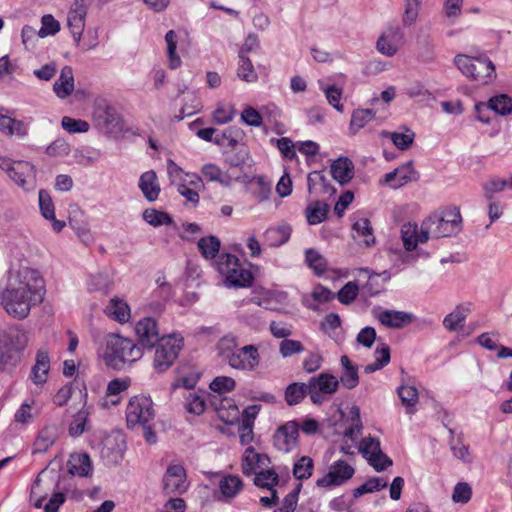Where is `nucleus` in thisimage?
Returning <instances> with one entry per match:
<instances>
[{
  "label": "nucleus",
  "instance_id": "8fccbe9b",
  "mask_svg": "<svg viewBox=\"0 0 512 512\" xmlns=\"http://www.w3.org/2000/svg\"><path fill=\"white\" fill-rule=\"evenodd\" d=\"M319 84L320 89L325 94L328 103L338 112H343L344 106L340 102L342 98V89L335 85L325 86L322 82Z\"/></svg>",
  "mask_w": 512,
  "mask_h": 512
},
{
  "label": "nucleus",
  "instance_id": "ddd939ff",
  "mask_svg": "<svg viewBox=\"0 0 512 512\" xmlns=\"http://www.w3.org/2000/svg\"><path fill=\"white\" fill-rule=\"evenodd\" d=\"M163 491L166 495L183 494L188 489L186 472L181 465H170L163 476Z\"/></svg>",
  "mask_w": 512,
  "mask_h": 512
},
{
  "label": "nucleus",
  "instance_id": "a211bd4d",
  "mask_svg": "<svg viewBox=\"0 0 512 512\" xmlns=\"http://www.w3.org/2000/svg\"><path fill=\"white\" fill-rule=\"evenodd\" d=\"M10 178L21 188L31 190L35 187V167L27 161H17Z\"/></svg>",
  "mask_w": 512,
  "mask_h": 512
},
{
  "label": "nucleus",
  "instance_id": "4d7b16f0",
  "mask_svg": "<svg viewBox=\"0 0 512 512\" xmlns=\"http://www.w3.org/2000/svg\"><path fill=\"white\" fill-rule=\"evenodd\" d=\"M401 235L404 247L407 251H413L417 247V224L408 223L403 225Z\"/></svg>",
  "mask_w": 512,
  "mask_h": 512
},
{
  "label": "nucleus",
  "instance_id": "f257e3e1",
  "mask_svg": "<svg viewBox=\"0 0 512 512\" xmlns=\"http://www.w3.org/2000/svg\"><path fill=\"white\" fill-rule=\"evenodd\" d=\"M45 293V281L39 271L23 267L11 275L7 287L0 293V305L9 316L22 320L43 302Z\"/></svg>",
  "mask_w": 512,
  "mask_h": 512
},
{
  "label": "nucleus",
  "instance_id": "72a5a7b5",
  "mask_svg": "<svg viewBox=\"0 0 512 512\" xmlns=\"http://www.w3.org/2000/svg\"><path fill=\"white\" fill-rule=\"evenodd\" d=\"M290 235L291 229L288 226L269 228L264 233L265 241L271 247L283 245L289 240Z\"/></svg>",
  "mask_w": 512,
  "mask_h": 512
},
{
  "label": "nucleus",
  "instance_id": "0eeeda50",
  "mask_svg": "<svg viewBox=\"0 0 512 512\" xmlns=\"http://www.w3.org/2000/svg\"><path fill=\"white\" fill-rule=\"evenodd\" d=\"M155 410L150 397L144 395L133 396L126 407V422L128 428L147 425L153 421Z\"/></svg>",
  "mask_w": 512,
  "mask_h": 512
},
{
  "label": "nucleus",
  "instance_id": "423d86ee",
  "mask_svg": "<svg viewBox=\"0 0 512 512\" xmlns=\"http://www.w3.org/2000/svg\"><path fill=\"white\" fill-rule=\"evenodd\" d=\"M184 347V338L180 334L163 335L162 339L153 347V369L157 373L167 371L176 361Z\"/></svg>",
  "mask_w": 512,
  "mask_h": 512
},
{
  "label": "nucleus",
  "instance_id": "c85d7f7f",
  "mask_svg": "<svg viewBox=\"0 0 512 512\" xmlns=\"http://www.w3.org/2000/svg\"><path fill=\"white\" fill-rule=\"evenodd\" d=\"M343 372L340 376L339 384L341 383L347 389L355 388L359 383L358 366L353 364L347 355L340 358Z\"/></svg>",
  "mask_w": 512,
  "mask_h": 512
},
{
  "label": "nucleus",
  "instance_id": "a18cd8bd",
  "mask_svg": "<svg viewBox=\"0 0 512 512\" xmlns=\"http://www.w3.org/2000/svg\"><path fill=\"white\" fill-rule=\"evenodd\" d=\"M198 248L206 259H213L219 252L220 240L216 236L203 237L198 241Z\"/></svg>",
  "mask_w": 512,
  "mask_h": 512
},
{
  "label": "nucleus",
  "instance_id": "7ed1b4c3",
  "mask_svg": "<svg viewBox=\"0 0 512 512\" xmlns=\"http://www.w3.org/2000/svg\"><path fill=\"white\" fill-rule=\"evenodd\" d=\"M454 64L464 76L480 84H489L496 78L495 65L485 55L457 54Z\"/></svg>",
  "mask_w": 512,
  "mask_h": 512
},
{
  "label": "nucleus",
  "instance_id": "13d9d810",
  "mask_svg": "<svg viewBox=\"0 0 512 512\" xmlns=\"http://www.w3.org/2000/svg\"><path fill=\"white\" fill-rule=\"evenodd\" d=\"M359 287L356 282L350 281L346 283L337 293V298L340 303L349 305L358 296Z\"/></svg>",
  "mask_w": 512,
  "mask_h": 512
},
{
  "label": "nucleus",
  "instance_id": "37998d69",
  "mask_svg": "<svg viewBox=\"0 0 512 512\" xmlns=\"http://www.w3.org/2000/svg\"><path fill=\"white\" fill-rule=\"evenodd\" d=\"M487 104L490 110L501 116H506L512 113V98L506 94L492 97Z\"/></svg>",
  "mask_w": 512,
  "mask_h": 512
},
{
  "label": "nucleus",
  "instance_id": "5fc2aeb1",
  "mask_svg": "<svg viewBox=\"0 0 512 512\" xmlns=\"http://www.w3.org/2000/svg\"><path fill=\"white\" fill-rule=\"evenodd\" d=\"M350 422V426L344 432V437L350 438L354 441L362 430L360 408L358 406H352L350 410Z\"/></svg>",
  "mask_w": 512,
  "mask_h": 512
},
{
  "label": "nucleus",
  "instance_id": "5701e85b",
  "mask_svg": "<svg viewBox=\"0 0 512 512\" xmlns=\"http://www.w3.org/2000/svg\"><path fill=\"white\" fill-rule=\"evenodd\" d=\"M74 90L73 70L70 66H64L61 69L59 78L53 85V91L60 99H65L72 94Z\"/></svg>",
  "mask_w": 512,
  "mask_h": 512
},
{
  "label": "nucleus",
  "instance_id": "f704fd0d",
  "mask_svg": "<svg viewBox=\"0 0 512 512\" xmlns=\"http://www.w3.org/2000/svg\"><path fill=\"white\" fill-rule=\"evenodd\" d=\"M329 206L325 202L315 201L306 208V217L310 225H317L327 218Z\"/></svg>",
  "mask_w": 512,
  "mask_h": 512
},
{
  "label": "nucleus",
  "instance_id": "bb28decb",
  "mask_svg": "<svg viewBox=\"0 0 512 512\" xmlns=\"http://www.w3.org/2000/svg\"><path fill=\"white\" fill-rule=\"evenodd\" d=\"M308 191L310 194H329L333 195L335 189L330 185L323 171H313L307 177Z\"/></svg>",
  "mask_w": 512,
  "mask_h": 512
},
{
  "label": "nucleus",
  "instance_id": "cd10ccee",
  "mask_svg": "<svg viewBox=\"0 0 512 512\" xmlns=\"http://www.w3.org/2000/svg\"><path fill=\"white\" fill-rule=\"evenodd\" d=\"M120 438L121 443L116 438H107L104 441L101 456L108 464H117L123 459L124 440L121 436Z\"/></svg>",
  "mask_w": 512,
  "mask_h": 512
},
{
  "label": "nucleus",
  "instance_id": "9b49d317",
  "mask_svg": "<svg viewBox=\"0 0 512 512\" xmlns=\"http://www.w3.org/2000/svg\"><path fill=\"white\" fill-rule=\"evenodd\" d=\"M0 338L5 346L6 353L12 354L14 358L13 364L16 366L20 361L21 352L27 345V333L18 326H15L6 331H0Z\"/></svg>",
  "mask_w": 512,
  "mask_h": 512
},
{
  "label": "nucleus",
  "instance_id": "052dcab7",
  "mask_svg": "<svg viewBox=\"0 0 512 512\" xmlns=\"http://www.w3.org/2000/svg\"><path fill=\"white\" fill-rule=\"evenodd\" d=\"M38 198L39 208L42 216L45 219L54 218L55 210L50 194L46 190L41 189L39 191Z\"/></svg>",
  "mask_w": 512,
  "mask_h": 512
},
{
  "label": "nucleus",
  "instance_id": "b1692460",
  "mask_svg": "<svg viewBox=\"0 0 512 512\" xmlns=\"http://www.w3.org/2000/svg\"><path fill=\"white\" fill-rule=\"evenodd\" d=\"M50 370V358L45 350H39L36 354L35 364L32 367L31 379L36 385L44 384Z\"/></svg>",
  "mask_w": 512,
  "mask_h": 512
},
{
  "label": "nucleus",
  "instance_id": "3c124183",
  "mask_svg": "<svg viewBox=\"0 0 512 512\" xmlns=\"http://www.w3.org/2000/svg\"><path fill=\"white\" fill-rule=\"evenodd\" d=\"M382 354V358H375V361L364 367L366 374L373 373L377 370L382 369L390 362V347L387 344H381L375 350V355Z\"/></svg>",
  "mask_w": 512,
  "mask_h": 512
},
{
  "label": "nucleus",
  "instance_id": "e2e57ef3",
  "mask_svg": "<svg viewBox=\"0 0 512 512\" xmlns=\"http://www.w3.org/2000/svg\"><path fill=\"white\" fill-rule=\"evenodd\" d=\"M304 351L303 344L298 340L284 339L279 344V352L282 357L287 358Z\"/></svg>",
  "mask_w": 512,
  "mask_h": 512
},
{
  "label": "nucleus",
  "instance_id": "58836bf2",
  "mask_svg": "<svg viewBox=\"0 0 512 512\" xmlns=\"http://www.w3.org/2000/svg\"><path fill=\"white\" fill-rule=\"evenodd\" d=\"M131 384L129 378H116L111 380L106 389V397H111V403L117 405L120 403L119 395L125 392Z\"/></svg>",
  "mask_w": 512,
  "mask_h": 512
},
{
  "label": "nucleus",
  "instance_id": "6e6d98bb",
  "mask_svg": "<svg viewBox=\"0 0 512 512\" xmlns=\"http://www.w3.org/2000/svg\"><path fill=\"white\" fill-rule=\"evenodd\" d=\"M88 415L89 412L85 409L78 411L69 425L70 436L78 437L85 431Z\"/></svg>",
  "mask_w": 512,
  "mask_h": 512
},
{
  "label": "nucleus",
  "instance_id": "49530a36",
  "mask_svg": "<svg viewBox=\"0 0 512 512\" xmlns=\"http://www.w3.org/2000/svg\"><path fill=\"white\" fill-rule=\"evenodd\" d=\"M143 219L154 227L173 224V219L168 213L156 209H146L143 212Z\"/></svg>",
  "mask_w": 512,
  "mask_h": 512
},
{
  "label": "nucleus",
  "instance_id": "69168bd1",
  "mask_svg": "<svg viewBox=\"0 0 512 512\" xmlns=\"http://www.w3.org/2000/svg\"><path fill=\"white\" fill-rule=\"evenodd\" d=\"M61 125L63 129L69 133H85L89 130L88 122L73 119L68 116L62 118Z\"/></svg>",
  "mask_w": 512,
  "mask_h": 512
},
{
  "label": "nucleus",
  "instance_id": "4be33fe9",
  "mask_svg": "<svg viewBox=\"0 0 512 512\" xmlns=\"http://www.w3.org/2000/svg\"><path fill=\"white\" fill-rule=\"evenodd\" d=\"M470 303L460 304L443 319V326L446 330L453 332L463 328L467 316L471 313Z\"/></svg>",
  "mask_w": 512,
  "mask_h": 512
},
{
  "label": "nucleus",
  "instance_id": "a19ab883",
  "mask_svg": "<svg viewBox=\"0 0 512 512\" xmlns=\"http://www.w3.org/2000/svg\"><path fill=\"white\" fill-rule=\"evenodd\" d=\"M165 42L167 44L168 65L171 69H176L181 65V59L176 54L178 35L174 30H169L166 33Z\"/></svg>",
  "mask_w": 512,
  "mask_h": 512
},
{
  "label": "nucleus",
  "instance_id": "de8ad7c7",
  "mask_svg": "<svg viewBox=\"0 0 512 512\" xmlns=\"http://www.w3.org/2000/svg\"><path fill=\"white\" fill-rule=\"evenodd\" d=\"M201 173L207 181L219 182L224 186L230 185V178L215 164H205L201 169Z\"/></svg>",
  "mask_w": 512,
  "mask_h": 512
},
{
  "label": "nucleus",
  "instance_id": "39448f33",
  "mask_svg": "<svg viewBox=\"0 0 512 512\" xmlns=\"http://www.w3.org/2000/svg\"><path fill=\"white\" fill-rule=\"evenodd\" d=\"M462 217L457 207H447L426 218L427 229L434 238L451 237L461 230Z\"/></svg>",
  "mask_w": 512,
  "mask_h": 512
},
{
  "label": "nucleus",
  "instance_id": "c756f323",
  "mask_svg": "<svg viewBox=\"0 0 512 512\" xmlns=\"http://www.w3.org/2000/svg\"><path fill=\"white\" fill-rule=\"evenodd\" d=\"M68 472L72 475L86 477L92 470L91 460L86 453L72 454L67 463Z\"/></svg>",
  "mask_w": 512,
  "mask_h": 512
},
{
  "label": "nucleus",
  "instance_id": "20e7f679",
  "mask_svg": "<svg viewBox=\"0 0 512 512\" xmlns=\"http://www.w3.org/2000/svg\"><path fill=\"white\" fill-rule=\"evenodd\" d=\"M216 269L224 276V284L229 288H246L253 283L252 272L244 268L235 255L221 254L216 261Z\"/></svg>",
  "mask_w": 512,
  "mask_h": 512
},
{
  "label": "nucleus",
  "instance_id": "a878e982",
  "mask_svg": "<svg viewBox=\"0 0 512 512\" xmlns=\"http://www.w3.org/2000/svg\"><path fill=\"white\" fill-rule=\"evenodd\" d=\"M138 186L149 202H154L158 198L160 186L153 170L146 171L140 176Z\"/></svg>",
  "mask_w": 512,
  "mask_h": 512
},
{
  "label": "nucleus",
  "instance_id": "ea45409f",
  "mask_svg": "<svg viewBox=\"0 0 512 512\" xmlns=\"http://www.w3.org/2000/svg\"><path fill=\"white\" fill-rule=\"evenodd\" d=\"M305 261L317 276H321L327 270V260L315 249H307Z\"/></svg>",
  "mask_w": 512,
  "mask_h": 512
},
{
  "label": "nucleus",
  "instance_id": "864d4df0",
  "mask_svg": "<svg viewBox=\"0 0 512 512\" xmlns=\"http://www.w3.org/2000/svg\"><path fill=\"white\" fill-rule=\"evenodd\" d=\"M279 482L278 474L272 470H262L256 473L254 478V484L260 488H266L269 490H273L274 486H276Z\"/></svg>",
  "mask_w": 512,
  "mask_h": 512
},
{
  "label": "nucleus",
  "instance_id": "c03bdc74",
  "mask_svg": "<svg viewBox=\"0 0 512 512\" xmlns=\"http://www.w3.org/2000/svg\"><path fill=\"white\" fill-rule=\"evenodd\" d=\"M237 75L246 82H255L258 78L251 60L243 52H239Z\"/></svg>",
  "mask_w": 512,
  "mask_h": 512
},
{
  "label": "nucleus",
  "instance_id": "e433bc0d",
  "mask_svg": "<svg viewBox=\"0 0 512 512\" xmlns=\"http://www.w3.org/2000/svg\"><path fill=\"white\" fill-rule=\"evenodd\" d=\"M397 173V183L392 185L394 189L400 188L409 182L417 181L419 173L413 167V161L410 160L395 169Z\"/></svg>",
  "mask_w": 512,
  "mask_h": 512
},
{
  "label": "nucleus",
  "instance_id": "2eb2a0df",
  "mask_svg": "<svg viewBox=\"0 0 512 512\" xmlns=\"http://www.w3.org/2000/svg\"><path fill=\"white\" fill-rule=\"evenodd\" d=\"M299 423L288 421L274 434V445L281 452H290L298 443Z\"/></svg>",
  "mask_w": 512,
  "mask_h": 512
},
{
  "label": "nucleus",
  "instance_id": "79ce46f5",
  "mask_svg": "<svg viewBox=\"0 0 512 512\" xmlns=\"http://www.w3.org/2000/svg\"><path fill=\"white\" fill-rule=\"evenodd\" d=\"M237 347L238 339L231 334L223 336L217 343L218 354L227 363L229 362L230 355L236 354V351L239 349Z\"/></svg>",
  "mask_w": 512,
  "mask_h": 512
},
{
  "label": "nucleus",
  "instance_id": "2f4dec72",
  "mask_svg": "<svg viewBox=\"0 0 512 512\" xmlns=\"http://www.w3.org/2000/svg\"><path fill=\"white\" fill-rule=\"evenodd\" d=\"M307 395L310 396L308 383L294 382L285 389V401L290 406L299 404Z\"/></svg>",
  "mask_w": 512,
  "mask_h": 512
},
{
  "label": "nucleus",
  "instance_id": "393cba45",
  "mask_svg": "<svg viewBox=\"0 0 512 512\" xmlns=\"http://www.w3.org/2000/svg\"><path fill=\"white\" fill-rule=\"evenodd\" d=\"M352 237L360 244L367 247L375 244V236L370 221L367 218H361L352 225Z\"/></svg>",
  "mask_w": 512,
  "mask_h": 512
},
{
  "label": "nucleus",
  "instance_id": "6e6552de",
  "mask_svg": "<svg viewBox=\"0 0 512 512\" xmlns=\"http://www.w3.org/2000/svg\"><path fill=\"white\" fill-rule=\"evenodd\" d=\"M310 399L314 404H321L322 394H334L339 388V380L332 374L323 372L308 380Z\"/></svg>",
  "mask_w": 512,
  "mask_h": 512
},
{
  "label": "nucleus",
  "instance_id": "9d476101",
  "mask_svg": "<svg viewBox=\"0 0 512 512\" xmlns=\"http://www.w3.org/2000/svg\"><path fill=\"white\" fill-rule=\"evenodd\" d=\"M138 346L141 349L153 350V347L162 339L157 321L152 317L140 319L135 326Z\"/></svg>",
  "mask_w": 512,
  "mask_h": 512
},
{
  "label": "nucleus",
  "instance_id": "1a4fd4ad",
  "mask_svg": "<svg viewBox=\"0 0 512 512\" xmlns=\"http://www.w3.org/2000/svg\"><path fill=\"white\" fill-rule=\"evenodd\" d=\"M355 469L344 460L334 462L327 474L317 479L318 487L329 488L332 486H340L353 477Z\"/></svg>",
  "mask_w": 512,
  "mask_h": 512
},
{
  "label": "nucleus",
  "instance_id": "603ef678",
  "mask_svg": "<svg viewBox=\"0 0 512 512\" xmlns=\"http://www.w3.org/2000/svg\"><path fill=\"white\" fill-rule=\"evenodd\" d=\"M385 487H387V481L381 477H372L359 487L355 488L353 491V496L357 498L367 493L380 491Z\"/></svg>",
  "mask_w": 512,
  "mask_h": 512
},
{
  "label": "nucleus",
  "instance_id": "774afa93",
  "mask_svg": "<svg viewBox=\"0 0 512 512\" xmlns=\"http://www.w3.org/2000/svg\"><path fill=\"white\" fill-rule=\"evenodd\" d=\"M472 496V489L470 485L466 482H459L455 485L453 494H452V500L455 503H467Z\"/></svg>",
  "mask_w": 512,
  "mask_h": 512
},
{
  "label": "nucleus",
  "instance_id": "473e14b6",
  "mask_svg": "<svg viewBox=\"0 0 512 512\" xmlns=\"http://www.w3.org/2000/svg\"><path fill=\"white\" fill-rule=\"evenodd\" d=\"M375 117L372 109H356L352 112L349 132L356 135L368 122Z\"/></svg>",
  "mask_w": 512,
  "mask_h": 512
},
{
  "label": "nucleus",
  "instance_id": "f03ea898",
  "mask_svg": "<svg viewBox=\"0 0 512 512\" xmlns=\"http://www.w3.org/2000/svg\"><path fill=\"white\" fill-rule=\"evenodd\" d=\"M107 367L114 370H122L143 356L141 347L131 339L117 334H109L105 337L104 346L99 351Z\"/></svg>",
  "mask_w": 512,
  "mask_h": 512
},
{
  "label": "nucleus",
  "instance_id": "6ab92c4d",
  "mask_svg": "<svg viewBox=\"0 0 512 512\" xmlns=\"http://www.w3.org/2000/svg\"><path fill=\"white\" fill-rule=\"evenodd\" d=\"M243 489V481L237 475L228 474L219 481V494L215 498L219 501H232Z\"/></svg>",
  "mask_w": 512,
  "mask_h": 512
},
{
  "label": "nucleus",
  "instance_id": "412c9836",
  "mask_svg": "<svg viewBox=\"0 0 512 512\" xmlns=\"http://www.w3.org/2000/svg\"><path fill=\"white\" fill-rule=\"evenodd\" d=\"M331 175L340 185L348 184L354 177V164L347 157H340L332 162Z\"/></svg>",
  "mask_w": 512,
  "mask_h": 512
},
{
  "label": "nucleus",
  "instance_id": "4c0bfd02",
  "mask_svg": "<svg viewBox=\"0 0 512 512\" xmlns=\"http://www.w3.org/2000/svg\"><path fill=\"white\" fill-rule=\"evenodd\" d=\"M382 137H389L393 144L400 150H407L413 143L415 138V133L406 129L405 133L402 132H388L383 130L381 132Z\"/></svg>",
  "mask_w": 512,
  "mask_h": 512
},
{
  "label": "nucleus",
  "instance_id": "aec40b11",
  "mask_svg": "<svg viewBox=\"0 0 512 512\" xmlns=\"http://www.w3.org/2000/svg\"><path fill=\"white\" fill-rule=\"evenodd\" d=\"M59 437V431L56 425L50 424L44 426L38 433L33 446L32 454L45 453L54 445Z\"/></svg>",
  "mask_w": 512,
  "mask_h": 512
},
{
  "label": "nucleus",
  "instance_id": "c9c22d12",
  "mask_svg": "<svg viewBox=\"0 0 512 512\" xmlns=\"http://www.w3.org/2000/svg\"><path fill=\"white\" fill-rule=\"evenodd\" d=\"M402 405L405 406L408 414L415 413V405L418 402V391L414 386L401 385L397 389Z\"/></svg>",
  "mask_w": 512,
  "mask_h": 512
},
{
  "label": "nucleus",
  "instance_id": "bf43d9fd",
  "mask_svg": "<svg viewBox=\"0 0 512 512\" xmlns=\"http://www.w3.org/2000/svg\"><path fill=\"white\" fill-rule=\"evenodd\" d=\"M422 0H405L403 23L410 26L417 20Z\"/></svg>",
  "mask_w": 512,
  "mask_h": 512
},
{
  "label": "nucleus",
  "instance_id": "09e8293b",
  "mask_svg": "<svg viewBox=\"0 0 512 512\" xmlns=\"http://www.w3.org/2000/svg\"><path fill=\"white\" fill-rule=\"evenodd\" d=\"M313 468V459L309 456H302L293 466V475L298 480H306L312 476Z\"/></svg>",
  "mask_w": 512,
  "mask_h": 512
},
{
  "label": "nucleus",
  "instance_id": "f8f14e48",
  "mask_svg": "<svg viewBox=\"0 0 512 512\" xmlns=\"http://www.w3.org/2000/svg\"><path fill=\"white\" fill-rule=\"evenodd\" d=\"M260 363V354L255 345H246L239 348L236 354H231L228 365L236 370L254 371Z\"/></svg>",
  "mask_w": 512,
  "mask_h": 512
},
{
  "label": "nucleus",
  "instance_id": "338daca9",
  "mask_svg": "<svg viewBox=\"0 0 512 512\" xmlns=\"http://www.w3.org/2000/svg\"><path fill=\"white\" fill-rule=\"evenodd\" d=\"M271 143L275 145L283 157L292 160L296 156L295 146L290 138L282 137L280 139H271Z\"/></svg>",
  "mask_w": 512,
  "mask_h": 512
},
{
  "label": "nucleus",
  "instance_id": "680f3d73",
  "mask_svg": "<svg viewBox=\"0 0 512 512\" xmlns=\"http://www.w3.org/2000/svg\"><path fill=\"white\" fill-rule=\"evenodd\" d=\"M236 382L228 376L215 377L209 385V388L217 393H226L234 390Z\"/></svg>",
  "mask_w": 512,
  "mask_h": 512
},
{
  "label": "nucleus",
  "instance_id": "0e129e2a",
  "mask_svg": "<svg viewBox=\"0 0 512 512\" xmlns=\"http://www.w3.org/2000/svg\"><path fill=\"white\" fill-rule=\"evenodd\" d=\"M359 451L367 460L371 455L382 451L380 447V441L377 438L371 436L365 437L359 444Z\"/></svg>",
  "mask_w": 512,
  "mask_h": 512
},
{
  "label": "nucleus",
  "instance_id": "4468645a",
  "mask_svg": "<svg viewBox=\"0 0 512 512\" xmlns=\"http://www.w3.org/2000/svg\"><path fill=\"white\" fill-rule=\"evenodd\" d=\"M87 10V0H75L68 12L67 25L77 43H79L85 28Z\"/></svg>",
  "mask_w": 512,
  "mask_h": 512
},
{
  "label": "nucleus",
  "instance_id": "f3484780",
  "mask_svg": "<svg viewBox=\"0 0 512 512\" xmlns=\"http://www.w3.org/2000/svg\"><path fill=\"white\" fill-rule=\"evenodd\" d=\"M381 325L390 329H402L411 324L415 316L412 313L399 310H382L376 315Z\"/></svg>",
  "mask_w": 512,
  "mask_h": 512
},
{
  "label": "nucleus",
  "instance_id": "7c9ffc66",
  "mask_svg": "<svg viewBox=\"0 0 512 512\" xmlns=\"http://www.w3.org/2000/svg\"><path fill=\"white\" fill-rule=\"evenodd\" d=\"M105 312L110 318L119 323H125L130 319V308L128 304L118 298L110 300L109 304L106 306Z\"/></svg>",
  "mask_w": 512,
  "mask_h": 512
},
{
  "label": "nucleus",
  "instance_id": "dca6fc26",
  "mask_svg": "<svg viewBox=\"0 0 512 512\" xmlns=\"http://www.w3.org/2000/svg\"><path fill=\"white\" fill-rule=\"evenodd\" d=\"M95 124L108 133L120 128L121 116L117 110L106 104H98L93 113Z\"/></svg>",
  "mask_w": 512,
  "mask_h": 512
}]
</instances>
